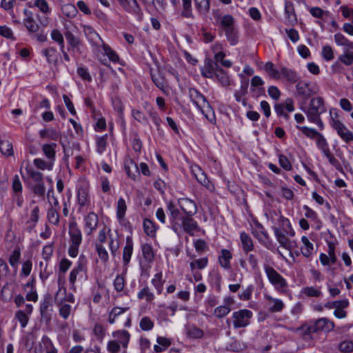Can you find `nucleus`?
Wrapping results in <instances>:
<instances>
[{"label": "nucleus", "instance_id": "f257e3e1", "mask_svg": "<svg viewBox=\"0 0 353 353\" xmlns=\"http://www.w3.org/2000/svg\"><path fill=\"white\" fill-rule=\"evenodd\" d=\"M296 90L300 106L306 105L310 97L319 92V88L315 83L305 81H299L296 85Z\"/></svg>", "mask_w": 353, "mask_h": 353}, {"label": "nucleus", "instance_id": "f03ea898", "mask_svg": "<svg viewBox=\"0 0 353 353\" xmlns=\"http://www.w3.org/2000/svg\"><path fill=\"white\" fill-rule=\"evenodd\" d=\"M300 109L305 113L308 120L319 117L326 112L325 101L321 97L312 98L307 107L306 105H301Z\"/></svg>", "mask_w": 353, "mask_h": 353}, {"label": "nucleus", "instance_id": "7ed1b4c3", "mask_svg": "<svg viewBox=\"0 0 353 353\" xmlns=\"http://www.w3.org/2000/svg\"><path fill=\"white\" fill-rule=\"evenodd\" d=\"M69 235L70 244L68 249V254L71 257H76L79 253V248L82 242V234L77 223L69 224Z\"/></svg>", "mask_w": 353, "mask_h": 353}, {"label": "nucleus", "instance_id": "20e7f679", "mask_svg": "<svg viewBox=\"0 0 353 353\" xmlns=\"http://www.w3.org/2000/svg\"><path fill=\"white\" fill-rule=\"evenodd\" d=\"M26 170L28 175L35 183L32 188V192L39 197H43L46 192V188L43 180L42 173L29 167L26 168Z\"/></svg>", "mask_w": 353, "mask_h": 353}, {"label": "nucleus", "instance_id": "39448f33", "mask_svg": "<svg viewBox=\"0 0 353 353\" xmlns=\"http://www.w3.org/2000/svg\"><path fill=\"white\" fill-rule=\"evenodd\" d=\"M253 316L252 311L248 309L239 310L232 313V323L234 329L245 327L250 323Z\"/></svg>", "mask_w": 353, "mask_h": 353}, {"label": "nucleus", "instance_id": "423d86ee", "mask_svg": "<svg viewBox=\"0 0 353 353\" xmlns=\"http://www.w3.org/2000/svg\"><path fill=\"white\" fill-rule=\"evenodd\" d=\"M331 120L330 122L332 128L336 130L337 134L345 143L353 141V133L339 119L334 118L330 111Z\"/></svg>", "mask_w": 353, "mask_h": 353}, {"label": "nucleus", "instance_id": "0eeeda50", "mask_svg": "<svg viewBox=\"0 0 353 353\" xmlns=\"http://www.w3.org/2000/svg\"><path fill=\"white\" fill-rule=\"evenodd\" d=\"M276 239L280 245L287 250H291V241L289 237H293L295 232L293 229H282L280 228L272 227Z\"/></svg>", "mask_w": 353, "mask_h": 353}, {"label": "nucleus", "instance_id": "6e6552de", "mask_svg": "<svg viewBox=\"0 0 353 353\" xmlns=\"http://www.w3.org/2000/svg\"><path fill=\"white\" fill-rule=\"evenodd\" d=\"M264 270L269 281L277 290H281L288 286V283L285 279L272 267L265 265Z\"/></svg>", "mask_w": 353, "mask_h": 353}, {"label": "nucleus", "instance_id": "1a4fd4ad", "mask_svg": "<svg viewBox=\"0 0 353 353\" xmlns=\"http://www.w3.org/2000/svg\"><path fill=\"white\" fill-rule=\"evenodd\" d=\"M53 312V298L52 295L47 293L44 295L43 299L40 305V313L42 318L50 320Z\"/></svg>", "mask_w": 353, "mask_h": 353}, {"label": "nucleus", "instance_id": "9d476101", "mask_svg": "<svg viewBox=\"0 0 353 353\" xmlns=\"http://www.w3.org/2000/svg\"><path fill=\"white\" fill-rule=\"evenodd\" d=\"M23 13L25 17L23 19V23L28 32L30 34H34L38 32L39 26L34 20V14L32 13V12L30 10L24 9Z\"/></svg>", "mask_w": 353, "mask_h": 353}, {"label": "nucleus", "instance_id": "9b49d317", "mask_svg": "<svg viewBox=\"0 0 353 353\" xmlns=\"http://www.w3.org/2000/svg\"><path fill=\"white\" fill-rule=\"evenodd\" d=\"M121 6L128 12L135 15L139 20L141 19V8L137 0H117Z\"/></svg>", "mask_w": 353, "mask_h": 353}, {"label": "nucleus", "instance_id": "f8f14e48", "mask_svg": "<svg viewBox=\"0 0 353 353\" xmlns=\"http://www.w3.org/2000/svg\"><path fill=\"white\" fill-rule=\"evenodd\" d=\"M181 222H182L183 230L190 236L200 230L198 223L192 218V216H183Z\"/></svg>", "mask_w": 353, "mask_h": 353}, {"label": "nucleus", "instance_id": "ddd939ff", "mask_svg": "<svg viewBox=\"0 0 353 353\" xmlns=\"http://www.w3.org/2000/svg\"><path fill=\"white\" fill-rule=\"evenodd\" d=\"M178 203L184 216H193L197 212L196 204L191 199L181 198L178 200Z\"/></svg>", "mask_w": 353, "mask_h": 353}, {"label": "nucleus", "instance_id": "4468645a", "mask_svg": "<svg viewBox=\"0 0 353 353\" xmlns=\"http://www.w3.org/2000/svg\"><path fill=\"white\" fill-rule=\"evenodd\" d=\"M85 226L84 230L87 235H91L96 230L99 223V217L97 214L93 212L88 213L84 218Z\"/></svg>", "mask_w": 353, "mask_h": 353}, {"label": "nucleus", "instance_id": "2eb2a0df", "mask_svg": "<svg viewBox=\"0 0 353 353\" xmlns=\"http://www.w3.org/2000/svg\"><path fill=\"white\" fill-rule=\"evenodd\" d=\"M65 301L74 303V296L72 293L68 294L65 287H59L54 296V303L57 305H61Z\"/></svg>", "mask_w": 353, "mask_h": 353}, {"label": "nucleus", "instance_id": "dca6fc26", "mask_svg": "<svg viewBox=\"0 0 353 353\" xmlns=\"http://www.w3.org/2000/svg\"><path fill=\"white\" fill-rule=\"evenodd\" d=\"M314 321L317 332L319 331H323L325 332H330L334 327V322L329 320L327 318H321Z\"/></svg>", "mask_w": 353, "mask_h": 353}, {"label": "nucleus", "instance_id": "f3484780", "mask_svg": "<svg viewBox=\"0 0 353 353\" xmlns=\"http://www.w3.org/2000/svg\"><path fill=\"white\" fill-rule=\"evenodd\" d=\"M248 82L241 84L240 88L234 92V98L237 102H241L243 106L248 105L247 99L245 97L248 94Z\"/></svg>", "mask_w": 353, "mask_h": 353}, {"label": "nucleus", "instance_id": "a211bd4d", "mask_svg": "<svg viewBox=\"0 0 353 353\" xmlns=\"http://www.w3.org/2000/svg\"><path fill=\"white\" fill-rule=\"evenodd\" d=\"M133 252V242L130 236L126 237L125 245L123 250V261L125 265H127L131 259Z\"/></svg>", "mask_w": 353, "mask_h": 353}, {"label": "nucleus", "instance_id": "6ab92c4d", "mask_svg": "<svg viewBox=\"0 0 353 353\" xmlns=\"http://www.w3.org/2000/svg\"><path fill=\"white\" fill-rule=\"evenodd\" d=\"M64 35L70 46V48H68V50H71L74 52L79 51V46L81 45L80 39L70 31H66L64 33Z\"/></svg>", "mask_w": 353, "mask_h": 353}, {"label": "nucleus", "instance_id": "aec40b11", "mask_svg": "<svg viewBox=\"0 0 353 353\" xmlns=\"http://www.w3.org/2000/svg\"><path fill=\"white\" fill-rule=\"evenodd\" d=\"M77 202L81 207L90 203L89 190L86 187L81 186L77 190Z\"/></svg>", "mask_w": 353, "mask_h": 353}, {"label": "nucleus", "instance_id": "412c9836", "mask_svg": "<svg viewBox=\"0 0 353 353\" xmlns=\"http://www.w3.org/2000/svg\"><path fill=\"white\" fill-rule=\"evenodd\" d=\"M189 95L198 109L207 101L205 97L195 88L189 89Z\"/></svg>", "mask_w": 353, "mask_h": 353}, {"label": "nucleus", "instance_id": "4be33fe9", "mask_svg": "<svg viewBox=\"0 0 353 353\" xmlns=\"http://www.w3.org/2000/svg\"><path fill=\"white\" fill-rule=\"evenodd\" d=\"M234 19L231 15L226 14L220 17L219 28L222 30V31L225 32L234 28Z\"/></svg>", "mask_w": 353, "mask_h": 353}, {"label": "nucleus", "instance_id": "5701e85b", "mask_svg": "<svg viewBox=\"0 0 353 353\" xmlns=\"http://www.w3.org/2000/svg\"><path fill=\"white\" fill-rule=\"evenodd\" d=\"M114 338L119 339V343L123 348H127L130 338V333L126 330H117L112 333Z\"/></svg>", "mask_w": 353, "mask_h": 353}, {"label": "nucleus", "instance_id": "b1692460", "mask_svg": "<svg viewBox=\"0 0 353 353\" xmlns=\"http://www.w3.org/2000/svg\"><path fill=\"white\" fill-rule=\"evenodd\" d=\"M232 258L231 252L227 249H222L221 255L219 256V262L220 265L225 268H230V260Z\"/></svg>", "mask_w": 353, "mask_h": 353}, {"label": "nucleus", "instance_id": "393cba45", "mask_svg": "<svg viewBox=\"0 0 353 353\" xmlns=\"http://www.w3.org/2000/svg\"><path fill=\"white\" fill-rule=\"evenodd\" d=\"M42 53L46 57L48 63L57 65L59 54L55 48L50 47L43 49Z\"/></svg>", "mask_w": 353, "mask_h": 353}, {"label": "nucleus", "instance_id": "a878e982", "mask_svg": "<svg viewBox=\"0 0 353 353\" xmlns=\"http://www.w3.org/2000/svg\"><path fill=\"white\" fill-rule=\"evenodd\" d=\"M167 210L170 213V221H181V218H183L184 215L181 213L180 210L176 207L175 204L172 201L167 203Z\"/></svg>", "mask_w": 353, "mask_h": 353}, {"label": "nucleus", "instance_id": "bb28decb", "mask_svg": "<svg viewBox=\"0 0 353 353\" xmlns=\"http://www.w3.org/2000/svg\"><path fill=\"white\" fill-rule=\"evenodd\" d=\"M240 239L242 244V248L244 252L248 253L254 249V243L252 238L245 232L240 234Z\"/></svg>", "mask_w": 353, "mask_h": 353}, {"label": "nucleus", "instance_id": "cd10ccee", "mask_svg": "<svg viewBox=\"0 0 353 353\" xmlns=\"http://www.w3.org/2000/svg\"><path fill=\"white\" fill-rule=\"evenodd\" d=\"M280 74L283 75L291 83H296L299 79V74L296 71L285 67L281 68Z\"/></svg>", "mask_w": 353, "mask_h": 353}, {"label": "nucleus", "instance_id": "c85d7f7f", "mask_svg": "<svg viewBox=\"0 0 353 353\" xmlns=\"http://www.w3.org/2000/svg\"><path fill=\"white\" fill-rule=\"evenodd\" d=\"M125 170L128 176L134 180L136 179L137 174H139V168L137 165L132 159L125 162Z\"/></svg>", "mask_w": 353, "mask_h": 353}, {"label": "nucleus", "instance_id": "c756f323", "mask_svg": "<svg viewBox=\"0 0 353 353\" xmlns=\"http://www.w3.org/2000/svg\"><path fill=\"white\" fill-rule=\"evenodd\" d=\"M0 152L6 157L14 154L12 144L8 140L0 138Z\"/></svg>", "mask_w": 353, "mask_h": 353}, {"label": "nucleus", "instance_id": "7c9ffc66", "mask_svg": "<svg viewBox=\"0 0 353 353\" xmlns=\"http://www.w3.org/2000/svg\"><path fill=\"white\" fill-rule=\"evenodd\" d=\"M301 241L303 243V247H302L301 250V253L304 256L310 258L312 255V251L314 250L313 244L309 241L307 237L305 236H302Z\"/></svg>", "mask_w": 353, "mask_h": 353}, {"label": "nucleus", "instance_id": "2f4dec72", "mask_svg": "<svg viewBox=\"0 0 353 353\" xmlns=\"http://www.w3.org/2000/svg\"><path fill=\"white\" fill-rule=\"evenodd\" d=\"M265 297L267 301H270V303H272V305L270 307V312H279L283 310L284 304L281 300L274 299L270 295H265Z\"/></svg>", "mask_w": 353, "mask_h": 353}, {"label": "nucleus", "instance_id": "473e14b6", "mask_svg": "<svg viewBox=\"0 0 353 353\" xmlns=\"http://www.w3.org/2000/svg\"><path fill=\"white\" fill-rule=\"evenodd\" d=\"M195 7L201 14H206L210 8V0H194Z\"/></svg>", "mask_w": 353, "mask_h": 353}, {"label": "nucleus", "instance_id": "72a5a7b5", "mask_svg": "<svg viewBox=\"0 0 353 353\" xmlns=\"http://www.w3.org/2000/svg\"><path fill=\"white\" fill-rule=\"evenodd\" d=\"M225 37L228 41L231 46H236L239 42V34L238 30L234 27V28L225 32Z\"/></svg>", "mask_w": 353, "mask_h": 353}, {"label": "nucleus", "instance_id": "f704fd0d", "mask_svg": "<svg viewBox=\"0 0 353 353\" xmlns=\"http://www.w3.org/2000/svg\"><path fill=\"white\" fill-rule=\"evenodd\" d=\"M157 341L159 345H155L154 346V350L156 352H161L165 350L171 344L169 339L162 336H159Z\"/></svg>", "mask_w": 353, "mask_h": 353}, {"label": "nucleus", "instance_id": "c9c22d12", "mask_svg": "<svg viewBox=\"0 0 353 353\" xmlns=\"http://www.w3.org/2000/svg\"><path fill=\"white\" fill-rule=\"evenodd\" d=\"M192 173L199 183L204 186H207L209 183V180L205 174L201 170L199 167L192 170Z\"/></svg>", "mask_w": 353, "mask_h": 353}, {"label": "nucleus", "instance_id": "e433bc0d", "mask_svg": "<svg viewBox=\"0 0 353 353\" xmlns=\"http://www.w3.org/2000/svg\"><path fill=\"white\" fill-rule=\"evenodd\" d=\"M57 144L52 143L51 144H44L42 146V150L44 154L50 160L54 161L55 159V148Z\"/></svg>", "mask_w": 353, "mask_h": 353}, {"label": "nucleus", "instance_id": "4c0bfd02", "mask_svg": "<svg viewBox=\"0 0 353 353\" xmlns=\"http://www.w3.org/2000/svg\"><path fill=\"white\" fill-rule=\"evenodd\" d=\"M183 10L181 15L184 18H194L191 0H182Z\"/></svg>", "mask_w": 353, "mask_h": 353}, {"label": "nucleus", "instance_id": "58836bf2", "mask_svg": "<svg viewBox=\"0 0 353 353\" xmlns=\"http://www.w3.org/2000/svg\"><path fill=\"white\" fill-rule=\"evenodd\" d=\"M215 77L219 80V81L221 83L223 86H228L230 84V81L228 75L225 72V71L222 69L221 68H219L217 71L216 72Z\"/></svg>", "mask_w": 353, "mask_h": 353}, {"label": "nucleus", "instance_id": "ea45409f", "mask_svg": "<svg viewBox=\"0 0 353 353\" xmlns=\"http://www.w3.org/2000/svg\"><path fill=\"white\" fill-rule=\"evenodd\" d=\"M129 307H114L112 309L108 316V322L110 324H113L115 322L116 317L122 314L125 311H127Z\"/></svg>", "mask_w": 353, "mask_h": 353}, {"label": "nucleus", "instance_id": "a19ab883", "mask_svg": "<svg viewBox=\"0 0 353 353\" xmlns=\"http://www.w3.org/2000/svg\"><path fill=\"white\" fill-rule=\"evenodd\" d=\"M143 230L147 235L154 236L156 234L157 228L152 221L145 219L143 221Z\"/></svg>", "mask_w": 353, "mask_h": 353}, {"label": "nucleus", "instance_id": "79ce46f5", "mask_svg": "<svg viewBox=\"0 0 353 353\" xmlns=\"http://www.w3.org/2000/svg\"><path fill=\"white\" fill-rule=\"evenodd\" d=\"M141 251L143 256L147 262H152L154 260L153 250L150 244H143L141 247Z\"/></svg>", "mask_w": 353, "mask_h": 353}, {"label": "nucleus", "instance_id": "37998d69", "mask_svg": "<svg viewBox=\"0 0 353 353\" xmlns=\"http://www.w3.org/2000/svg\"><path fill=\"white\" fill-rule=\"evenodd\" d=\"M0 297L1 301L5 303H8L11 301L12 298V292L10 289L8 283H6L1 288Z\"/></svg>", "mask_w": 353, "mask_h": 353}, {"label": "nucleus", "instance_id": "c03bdc74", "mask_svg": "<svg viewBox=\"0 0 353 353\" xmlns=\"http://www.w3.org/2000/svg\"><path fill=\"white\" fill-rule=\"evenodd\" d=\"M95 250L101 261L103 263H106L108 261L109 255L104 246L101 243H96Z\"/></svg>", "mask_w": 353, "mask_h": 353}, {"label": "nucleus", "instance_id": "a18cd8bd", "mask_svg": "<svg viewBox=\"0 0 353 353\" xmlns=\"http://www.w3.org/2000/svg\"><path fill=\"white\" fill-rule=\"evenodd\" d=\"M113 285L114 289L118 292H121L124 290L125 285V281L123 274H119L116 276L114 280Z\"/></svg>", "mask_w": 353, "mask_h": 353}, {"label": "nucleus", "instance_id": "49530a36", "mask_svg": "<svg viewBox=\"0 0 353 353\" xmlns=\"http://www.w3.org/2000/svg\"><path fill=\"white\" fill-rule=\"evenodd\" d=\"M162 272L157 273L152 280V283L156 288L158 294H161L163 290L164 281L162 280Z\"/></svg>", "mask_w": 353, "mask_h": 353}, {"label": "nucleus", "instance_id": "de8ad7c7", "mask_svg": "<svg viewBox=\"0 0 353 353\" xmlns=\"http://www.w3.org/2000/svg\"><path fill=\"white\" fill-rule=\"evenodd\" d=\"M231 311V307L228 305H220L214 310L213 314L218 319H222Z\"/></svg>", "mask_w": 353, "mask_h": 353}, {"label": "nucleus", "instance_id": "09e8293b", "mask_svg": "<svg viewBox=\"0 0 353 353\" xmlns=\"http://www.w3.org/2000/svg\"><path fill=\"white\" fill-rule=\"evenodd\" d=\"M139 299H145L148 302H151L154 299V295L150 292L149 288L145 286L137 294Z\"/></svg>", "mask_w": 353, "mask_h": 353}, {"label": "nucleus", "instance_id": "8fccbe9b", "mask_svg": "<svg viewBox=\"0 0 353 353\" xmlns=\"http://www.w3.org/2000/svg\"><path fill=\"white\" fill-rule=\"evenodd\" d=\"M301 293L308 297H319L322 294L321 291L314 287L303 288Z\"/></svg>", "mask_w": 353, "mask_h": 353}, {"label": "nucleus", "instance_id": "3c124183", "mask_svg": "<svg viewBox=\"0 0 353 353\" xmlns=\"http://www.w3.org/2000/svg\"><path fill=\"white\" fill-rule=\"evenodd\" d=\"M264 70L268 73L271 78L276 79L280 78V72L278 70L274 68L273 63L270 61L267 62L265 65Z\"/></svg>", "mask_w": 353, "mask_h": 353}, {"label": "nucleus", "instance_id": "603ef678", "mask_svg": "<svg viewBox=\"0 0 353 353\" xmlns=\"http://www.w3.org/2000/svg\"><path fill=\"white\" fill-rule=\"evenodd\" d=\"M72 270L76 272L78 274L80 272H86L87 271V260L85 256L81 255L79 258L77 267Z\"/></svg>", "mask_w": 353, "mask_h": 353}, {"label": "nucleus", "instance_id": "864d4df0", "mask_svg": "<svg viewBox=\"0 0 353 353\" xmlns=\"http://www.w3.org/2000/svg\"><path fill=\"white\" fill-rule=\"evenodd\" d=\"M349 305L347 300H341L335 301H329L324 305L325 307L331 309L335 308L336 310L339 307H347Z\"/></svg>", "mask_w": 353, "mask_h": 353}, {"label": "nucleus", "instance_id": "5fc2aeb1", "mask_svg": "<svg viewBox=\"0 0 353 353\" xmlns=\"http://www.w3.org/2000/svg\"><path fill=\"white\" fill-rule=\"evenodd\" d=\"M107 134L97 139V151L99 154H102L105 152L107 146Z\"/></svg>", "mask_w": 353, "mask_h": 353}, {"label": "nucleus", "instance_id": "6e6d98bb", "mask_svg": "<svg viewBox=\"0 0 353 353\" xmlns=\"http://www.w3.org/2000/svg\"><path fill=\"white\" fill-rule=\"evenodd\" d=\"M339 350L343 353H350L353 352V341L351 340H345L339 345Z\"/></svg>", "mask_w": 353, "mask_h": 353}, {"label": "nucleus", "instance_id": "4d7b16f0", "mask_svg": "<svg viewBox=\"0 0 353 353\" xmlns=\"http://www.w3.org/2000/svg\"><path fill=\"white\" fill-rule=\"evenodd\" d=\"M47 217L50 223L54 225H57L59 222V214L57 210L50 208L48 210Z\"/></svg>", "mask_w": 353, "mask_h": 353}, {"label": "nucleus", "instance_id": "13d9d810", "mask_svg": "<svg viewBox=\"0 0 353 353\" xmlns=\"http://www.w3.org/2000/svg\"><path fill=\"white\" fill-rule=\"evenodd\" d=\"M307 137L314 139L319 136L320 132L316 131L315 129L310 128L306 126H296Z\"/></svg>", "mask_w": 353, "mask_h": 353}, {"label": "nucleus", "instance_id": "bf43d9fd", "mask_svg": "<svg viewBox=\"0 0 353 353\" xmlns=\"http://www.w3.org/2000/svg\"><path fill=\"white\" fill-rule=\"evenodd\" d=\"M61 10L63 14L70 18L75 17L77 13V8L72 4L64 5Z\"/></svg>", "mask_w": 353, "mask_h": 353}, {"label": "nucleus", "instance_id": "052dcab7", "mask_svg": "<svg viewBox=\"0 0 353 353\" xmlns=\"http://www.w3.org/2000/svg\"><path fill=\"white\" fill-rule=\"evenodd\" d=\"M127 207L125 201L123 198H120L117 202V215L119 219L124 217Z\"/></svg>", "mask_w": 353, "mask_h": 353}, {"label": "nucleus", "instance_id": "680f3d73", "mask_svg": "<svg viewBox=\"0 0 353 353\" xmlns=\"http://www.w3.org/2000/svg\"><path fill=\"white\" fill-rule=\"evenodd\" d=\"M298 330H301L304 334H310L316 332L314 321H311L308 324L299 327Z\"/></svg>", "mask_w": 353, "mask_h": 353}, {"label": "nucleus", "instance_id": "e2e57ef3", "mask_svg": "<svg viewBox=\"0 0 353 353\" xmlns=\"http://www.w3.org/2000/svg\"><path fill=\"white\" fill-rule=\"evenodd\" d=\"M103 49L105 54L108 57L109 59L114 63L117 62L119 59L117 54L108 45L103 43Z\"/></svg>", "mask_w": 353, "mask_h": 353}, {"label": "nucleus", "instance_id": "0e129e2a", "mask_svg": "<svg viewBox=\"0 0 353 353\" xmlns=\"http://www.w3.org/2000/svg\"><path fill=\"white\" fill-rule=\"evenodd\" d=\"M21 253L19 249H15L9 259V263L12 267L15 268V271L17 269V264L20 260Z\"/></svg>", "mask_w": 353, "mask_h": 353}, {"label": "nucleus", "instance_id": "69168bd1", "mask_svg": "<svg viewBox=\"0 0 353 353\" xmlns=\"http://www.w3.org/2000/svg\"><path fill=\"white\" fill-rule=\"evenodd\" d=\"M51 38L54 41L57 42L60 48H64V39L62 34L57 29H54L51 32Z\"/></svg>", "mask_w": 353, "mask_h": 353}, {"label": "nucleus", "instance_id": "338daca9", "mask_svg": "<svg viewBox=\"0 0 353 353\" xmlns=\"http://www.w3.org/2000/svg\"><path fill=\"white\" fill-rule=\"evenodd\" d=\"M321 55L326 61H332L334 57L333 50L330 46H325L323 47Z\"/></svg>", "mask_w": 353, "mask_h": 353}, {"label": "nucleus", "instance_id": "774afa93", "mask_svg": "<svg viewBox=\"0 0 353 353\" xmlns=\"http://www.w3.org/2000/svg\"><path fill=\"white\" fill-rule=\"evenodd\" d=\"M140 327L144 331L151 330L154 327L153 321L148 316H144L141 319Z\"/></svg>", "mask_w": 353, "mask_h": 353}]
</instances>
